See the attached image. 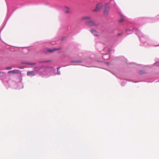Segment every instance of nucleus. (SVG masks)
Here are the masks:
<instances>
[{
  "mask_svg": "<svg viewBox=\"0 0 159 159\" xmlns=\"http://www.w3.org/2000/svg\"><path fill=\"white\" fill-rule=\"evenodd\" d=\"M90 19V17L88 16H83L82 18V20Z\"/></svg>",
  "mask_w": 159,
  "mask_h": 159,
  "instance_id": "dca6fc26",
  "label": "nucleus"
},
{
  "mask_svg": "<svg viewBox=\"0 0 159 159\" xmlns=\"http://www.w3.org/2000/svg\"><path fill=\"white\" fill-rule=\"evenodd\" d=\"M70 62L72 63H75V64H77L78 63H80L82 62V60H77V61H75V60H72Z\"/></svg>",
  "mask_w": 159,
  "mask_h": 159,
  "instance_id": "f8f14e48",
  "label": "nucleus"
},
{
  "mask_svg": "<svg viewBox=\"0 0 159 159\" xmlns=\"http://www.w3.org/2000/svg\"><path fill=\"white\" fill-rule=\"evenodd\" d=\"M102 7V5L101 3H98L95 9L93 10V12H97L100 11Z\"/></svg>",
  "mask_w": 159,
  "mask_h": 159,
  "instance_id": "39448f33",
  "label": "nucleus"
},
{
  "mask_svg": "<svg viewBox=\"0 0 159 159\" xmlns=\"http://www.w3.org/2000/svg\"><path fill=\"white\" fill-rule=\"evenodd\" d=\"M68 65H66V66H68Z\"/></svg>",
  "mask_w": 159,
  "mask_h": 159,
  "instance_id": "473e14b6",
  "label": "nucleus"
},
{
  "mask_svg": "<svg viewBox=\"0 0 159 159\" xmlns=\"http://www.w3.org/2000/svg\"><path fill=\"white\" fill-rule=\"evenodd\" d=\"M3 28H4V27L2 28L1 29V30H2V29H3Z\"/></svg>",
  "mask_w": 159,
  "mask_h": 159,
  "instance_id": "7c9ffc66",
  "label": "nucleus"
},
{
  "mask_svg": "<svg viewBox=\"0 0 159 159\" xmlns=\"http://www.w3.org/2000/svg\"><path fill=\"white\" fill-rule=\"evenodd\" d=\"M111 51L109 49H108L107 51L106 52V53H103L102 58L103 59L107 60L109 58V53Z\"/></svg>",
  "mask_w": 159,
  "mask_h": 159,
  "instance_id": "20e7f679",
  "label": "nucleus"
},
{
  "mask_svg": "<svg viewBox=\"0 0 159 159\" xmlns=\"http://www.w3.org/2000/svg\"><path fill=\"white\" fill-rule=\"evenodd\" d=\"M60 49V48H53L52 49H50V48H47V52H52L54 51H56V50H59Z\"/></svg>",
  "mask_w": 159,
  "mask_h": 159,
  "instance_id": "1a4fd4ad",
  "label": "nucleus"
},
{
  "mask_svg": "<svg viewBox=\"0 0 159 159\" xmlns=\"http://www.w3.org/2000/svg\"><path fill=\"white\" fill-rule=\"evenodd\" d=\"M65 7L66 8V9H69L68 7Z\"/></svg>",
  "mask_w": 159,
  "mask_h": 159,
  "instance_id": "c756f323",
  "label": "nucleus"
},
{
  "mask_svg": "<svg viewBox=\"0 0 159 159\" xmlns=\"http://www.w3.org/2000/svg\"><path fill=\"white\" fill-rule=\"evenodd\" d=\"M38 68V67L36 68L35 69H37V68Z\"/></svg>",
  "mask_w": 159,
  "mask_h": 159,
  "instance_id": "2f4dec72",
  "label": "nucleus"
},
{
  "mask_svg": "<svg viewBox=\"0 0 159 159\" xmlns=\"http://www.w3.org/2000/svg\"><path fill=\"white\" fill-rule=\"evenodd\" d=\"M146 73L147 72L143 70H140L139 72V73L140 75H142L143 74H146Z\"/></svg>",
  "mask_w": 159,
  "mask_h": 159,
  "instance_id": "2eb2a0df",
  "label": "nucleus"
},
{
  "mask_svg": "<svg viewBox=\"0 0 159 159\" xmlns=\"http://www.w3.org/2000/svg\"><path fill=\"white\" fill-rule=\"evenodd\" d=\"M97 61L100 62H105V64L108 66H110V63L108 62H106L105 61Z\"/></svg>",
  "mask_w": 159,
  "mask_h": 159,
  "instance_id": "f3484780",
  "label": "nucleus"
},
{
  "mask_svg": "<svg viewBox=\"0 0 159 159\" xmlns=\"http://www.w3.org/2000/svg\"><path fill=\"white\" fill-rule=\"evenodd\" d=\"M123 18L124 17H122V18L119 20L118 21L120 23H121L124 20Z\"/></svg>",
  "mask_w": 159,
  "mask_h": 159,
  "instance_id": "aec40b11",
  "label": "nucleus"
},
{
  "mask_svg": "<svg viewBox=\"0 0 159 159\" xmlns=\"http://www.w3.org/2000/svg\"><path fill=\"white\" fill-rule=\"evenodd\" d=\"M110 10V7L108 3L105 4L104 7L103 13L105 16H107L108 15L109 11Z\"/></svg>",
  "mask_w": 159,
  "mask_h": 159,
  "instance_id": "f03ea898",
  "label": "nucleus"
},
{
  "mask_svg": "<svg viewBox=\"0 0 159 159\" xmlns=\"http://www.w3.org/2000/svg\"><path fill=\"white\" fill-rule=\"evenodd\" d=\"M57 42L58 41L57 40H56L54 39L51 42V44L53 45L57 44Z\"/></svg>",
  "mask_w": 159,
  "mask_h": 159,
  "instance_id": "4468645a",
  "label": "nucleus"
},
{
  "mask_svg": "<svg viewBox=\"0 0 159 159\" xmlns=\"http://www.w3.org/2000/svg\"><path fill=\"white\" fill-rule=\"evenodd\" d=\"M121 85L122 86H125L126 84V82L125 81H123L121 82Z\"/></svg>",
  "mask_w": 159,
  "mask_h": 159,
  "instance_id": "6ab92c4d",
  "label": "nucleus"
},
{
  "mask_svg": "<svg viewBox=\"0 0 159 159\" xmlns=\"http://www.w3.org/2000/svg\"><path fill=\"white\" fill-rule=\"evenodd\" d=\"M12 68V67H7L6 68V69L7 70H11V69Z\"/></svg>",
  "mask_w": 159,
  "mask_h": 159,
  "instance_id": "b1692460",
  "label": "nucleus"
},
{
  "mask_svg": "<svg viewBox=\"0 0 159 159\" xmlns=\"http://www.w3.org/2000/svg\"><path fill=\"white\" fill-rule=\"evenodd\" d=\"M66 38V37H63L62 38L61 40V41H63L64 40H65Z\"/></svg>",
  "mask_w": 159,
  "mask_h": 159,
  "instance_id": "393cba45",
  "label": "nucleus"
},
{
  "mask_svg": "<svg viewBox=\"0 0 159 159\" xmlns=\"http://www.w3.org/2000/svg\"><path fill=\"white\" fill-rule=\"evenodd\" d=\"M28 76L32 77L35 75V73L34 71H29L27 73Z\"/></svg>",
  "mask_w": 159,
  "mask_h": 159,
  "instance_id": "9d476101",
  "label": "nucleus"
},
{
  "mask_svg": "<svg viewBox=\"0 0 159 159\" xmlns=\"http://www.w3.org/2000/svg\"><path fill=\"white\" fill-rule=\"evenodd\" d=\"M19 68L20 69H23L24 67L23 66H20L19 67Z\"/></svg>",
  "mask_w": 159,
  "mask_h": 159,
  "instance_id": "a878e982",
  "label": "nucleus"
},
{
  "mask_svg": "<svg viewBox=\"0 0 159 159\" xmlns=\"http://www.w3.org/2000/svg\"><path fill=\"white\" fill-rule=\"evenodd\" d=\"M70 12V11L68 9L65 11V13L67 14H68Z\"/></svg>",
  "mask_w": 159,
  "mask_h": 159,
  "instance_id": "5701e85b",
  "label": "nucleus"
},
{
  "mask_svg": "<svg viewBox=\"0 0 159 159\" xmlns=\"http://www.w3.org/2000/svg\"><path fill=\"white\" fill-rule=\"evenodd\" d=\"M94 61L91 58H84L82 60V62L84 63L86 66L90 67L94 66L93 63Z\"/></svg>",
  "mask_w": 159,
  "mask_h": 159,
  "instance_id": "f257e3e1",
  "label": "nucleus"
},
{
  "mask_svg": "<svg viewBox=\"0 0 159 159\" xmlns=\"http://www.w3.org/2000/svg\"><path fill=\"white\" fill-rule=\"evenodd\" d=\"M107 49H107V48H104V49H103V51H106L107 50Z\"/></svg>",
  "mask_w": 159,
  "mask_h": 159,
  "instance_id": "bb28decb",
  "label": "nucleus"
},
{
  "mask_svg": "<svg viewBox=\"0 0 159 159\" xmlns=\"http://www.w3.org/2000/svg\"><path fill=\"white\" fill-rule=\"evenodd\" d=\"M19 82L17 83L14 82H13V84H15L16 85H17V89H23L24 88V85L23 83L21 82L22 78L19 79Z\"/></svg>",
  "mask_w": 159,
  "mask_h": 159,
  "instance_id": "7ed1b4c3",
  "label": "nucleus"
},
{
  "mask_svg": "<svg viewBox=\"0 0 159 159\" xmlns=\"http://www.w3.org/2000/svg\"><path fill=\"white\" fill-rule=\"evenodd\" d=\"M17 73V70H11V71H10L9 72V73Z\"/></svg>",
  "mask_w": 159,
  "mask_h": 159,
  "instance_id": "a211bd4d",
  "label": "nucleus"
},
{
  "mask_svg": "<svg viewBox=\"0 0 159 159\" xmlns=\"http://www.w3.org/2000/svg\"><path fill=\"white\" fill-rule=\"evenodd\" d=\"M6 0V3H7V14H8V13H9V5H8V4L7 2V1L6 0Z\"/></svg>",
  "mask_w": 159,
  "mask_h": 159,
  "instance_id": "412c9836",
  "label": "nucleus"
},
{
  "mask_svg": "<svg viewBox=\"0 0 159 159\" xmlns=\"http://www.w3.org/2000/svg\"><path fill=\"white\" fill-rule=\"evenodd\" d=\"M61 67H58L57 69V72L56 73H55V75H59L61 74V73H60V70H59V69L61 68Z\"/></svg>",
  "mask_w": 159,
  "mask_h": 159,
  "instance_id": "ddd939ff",
  "label": "nucleus"
},
{
  "mask_svg": "<svg viewBox=\"0 0 159 159\" xmlns=\"http://www.w3.org/2000/svg\"><path fill=\"white\" fill-rule=\"evenodd\" d=\"M85 24L89 26H94L97 25L96 23L92 20L86 21L85 22Z\"/></svg>",
  "mask_w": 159,
  "mask_h": 159,
  "instance_id": "423d86ee",
  "label": "nucleus"
},
{
  "mask_svg": "<svg viewBox=\"0 0 159 159\" xmlns=\"http://www.w3.org/2000/svg\"><path fill=\"white\" fill-rule=\"evenodd\" d=\"M121 34L120 33H118L117 34L118 36H120L121 35Z\"/></svg>",
  "mask_w": 159,
  "mask_h": 159,
  "instance_id": "c85d7f7f",
  "label": "nucleus"
},
{
  "mask_svg": "<svg viewBox=\"0 0 159 159\" xmlns=\"http://www.w3.org/2000/svg\"><path fill=\"white\" fill-rule=\"evenodd\" d=\"M91 33L94 36H98V32L94 29H92L90 30Z\"/></svg>",
  "mask_w": 159,
  "mask_h": 159,
  "instance_id": "6e6552de",
  "label": "nucleus"
},
{
  "mask_svg": "<svg viewBox=\"0 0 159 159\" xmlns=\"http://www.w3.org/2000/svg\"><path fill=\"white\" fill-rule=\"evenodd\" d=\"M21 63L22 64H25L30 65H34L36 64V63L34 62H25V61H21Z\"/></svg>",
  "mask_w": 159,
  "mask_h": 159,
  "instance_id": "9b49d317",
  "label": "nucleus"
},
{
  "mask_svg": "<svg viewBox=\"0 0 159 159\" xmlns=\"http://www.w3.org/2000/svg\"><path fill=\"white\" fill-rule=\"evenodd\" d=\"M108 71H110V72H111V73H112L114 75H115V74H114V73L113 72L111 71H110V70H108Z\"/></svg>",
  "mask_w": 159,
  "mask_h": 159,
  "instance_id": "cd10ccee",
  "label": "nucleus"
},
{
  "mask_svg": "<svg viewBox=\"0 0 159 159\" xmlns=\"http://www.w3.org/2000/svg\"><path fill=\"white\" fill-rule=\"evenodd\" d=\"M50 61H40V62L43 63V62H49Z\"/></svg>",
  "mask_w": 159,
  "mask_h": 159,
  "instance_id": "4be33fe9",
  "label": "nucleus"
},
{
  "mask_svg": "<svg viewBox=\"0 0 159 159\" xmlns=\"http://www.w3.org/2000/svg\"><path fill=\"white\" fill-rule=\"evenodd\" d=\"M6 77V74L3 72L0 71V79L3 80Z\"/></svg>",
  "mask_w": 159,
  "mask_h": 159,
  "instance_id": "0eeeda50",
  "label": "nucleus"
}]
</instances>
